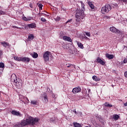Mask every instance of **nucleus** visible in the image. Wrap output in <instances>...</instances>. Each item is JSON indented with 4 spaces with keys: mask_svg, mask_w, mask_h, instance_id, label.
Here are the masks:
<instances>
[{
    "mask_svg": "<svg viewBox=\"0 0 127 127\" xmlns=\"http://www.w3.org/2000/svg\"><path fill=\"white\" fill-rule=\"evenodd\" d=\"M44 99L46 103H47L48 102V97H47V95H46V93H44Z\"/></svg>",
    "mask_w": 127,
    "mask_h": 127,
    "instance_id": "obj_21",
    "label": "nucleus"
},
{
    "mask_svg": "<svg viewBox=\"0 0 127 127\" xmlns=\"http://www.w3.org/2000/svg\"><path fill=\"white\" fill-rule=\"evenodd\" d=\"M85 7H82L81 9L77 10L76 13L75 14V20L76 22L74 24L75 26L78 27L81 23V19H83L85 17V14H84V10Z\"/></svg>",
    "mask_w": 127,
    "mask_h": 127,
    "instance_id": "obj_1",
    "label": "nucleus"
},
{
    "mask_svg": "<svg viewBox=\"0 0 127 127\" xmlns=\"http://www.w3.org/2000/svg\"><path fill=\"white\" fill-rule=\"evenodd\" d=\"M110 30L111 32H113V33H120V30L116 28L115 27H110Z\"/></svg>",
    "mask_w": 127,
    "mask_h": 127,
    "instance_id": "obj_8",
    "label": "nucleus"
},
{
    "mask_svg": "<svg viewBox=\"0 0 127 127\" xmlns=\"http://www.w3.org/2000/svg\"><path fill=\"white\" fill-rule=\"evenodd\" d=\"M124 106H125V107H127V102H126V103H125L124 104Z\"/></svg>",
    "mask_w": 127,
    "mask_h": 127,
    "instance_id": "obj_48",
    "label": "nucleus"
},
{
    "mask_svg": "<svg viewBox=\"0 0 127 127\" xmlns=\"http://www.w3.org/2000/svg\"><path fill=\"white\" fill-rule=\"evenodd\" d=\"M124 63H127V59H125L124 61H123Z\"/></svg>",
    "mask_w": 127,
    "mask_h": 127,
    "instance_id": "obj_44",
    "label": "nucleus"
},
{
    "mask_svg": "<svg viewBox=\"0 0 127 127\" xmlns=\"http://www.w3.org/2000/svg\"><path fill=\"white\" fill-rule=\"evenodd\" d=\"M106 57L108 58V59H114V55H110L109 54H106Z\"/></svg>",
    "mask_w": 127,
    "mask_h": 127,
    "instance_id": "obj_13",
    "label": "nucleus"
},
{
    "mask_svg": "<svg viewBox=\"0 0 127 127\" xmlns=\"http://www.w3.org/2000/svg\"><path fill=\"white\" fill-rule=\"evenodd\" d=\"M88 92H91V89H88Z\"/></svg>",
    "mask_w": 127,
    "mask_h": 127,
    "instance_id": "obj_49",
    "label": "nucleus"
},
{
    "mask_svg": "<svg viewBox=\"0 0 127 127\" xmlns=\"http://www.w3.org/2000/svg\"><path fill=\"white\" fill-rule=\"evenodd\" d=\"M19 99L21 102L24 103V104H26V105H27L29 103V100L26 97L21 95L20 96Z\"/></svg>",
    "mask_w": 127,
    "mask_h": 127,
    "instance_id": "obj_4",
    "label": "nucleus"
},
{
    "mask_svg": "<svg viewBox=\"0 0 127 127\" xmlns=\"http://www.w3.org/2000/svg\"><path fill=\"white\" fill-rule=\"evenodd\" d=\"M28 27H29V28H35L36 27V24L33 23L28 24Z\"/></svg>",
    "mask_w": 127,
    "mask_h": 127,
    "instance_id": "obj_12",
    "label": "nucleus"
},
{
    "mask_svg": "<svg viewBox=\"0 0 127 127\" xmlns=\"http://www.w3.org/2000/svg\"><path fill=\"white\" fill-rule=\"evenodd\" d=\"M88 4L90 7H91V9H94V8H95V6L94 5V4H93V3H92V2H89Z\"/></svg>",
    "mask_w": 127,
    "mask_h": 127,
    "instance_id": "obj_25",
    "label": "nucleus"
},
{
    "mask_svg": "<svg viewBox=\"0 0 127 127\" xmlns=\"http://www.w3.org/2000/svg\"><path fill=\"white\" fill-rule=\"evenodd\" d=\"M81 3L82 4V6H83V4H82V1H81Z\"/></svg>",
    "mask_w": 127,
    "mask_h": 127,
    "instance_id": "obj_51",
    "label": "nucleus"
},
{
    "mask_svg": "<svg viewBox=\"0 0 127 127\" xmlns=\"http://www.w3.org/2000/svg\"><path fill=\"white\" fill-rule=\"evenodd\" d=\"M12 28H17V29H20V27H18L16 26H12Z\"/></svg>",
    "mask_w": 127,
    "mask_h": 127,
    "instance_id": "obj_35",
    "label": "nucleus"
},
{
    "mask_svg": "<svg viewBox=\"0 0 127 127\" xmlns=\"http://www.w3.org/2000/svg\"><path fill=\"white\" fill-rule=\"evenodd\" d=\"M63 47L64 48V49H68V47H67V45L66 44H64L63 45Z\"/></svg>",
    "mask_w": 127,
    "mask_h": 127,
    "instance_id": "obj_32",
    "label": "nucleus"
},
{
    "mask_svg": "<svg viewBox=\"0 0 127 127\" xmlns=\"http://www.w3.org/2000/svg\"><path fill=\"white\" fill-rule=\"evenodd\" d=\"M1 55H2V51L1 50H0V57H1Z\"/></svg>",
    "mask_w": 127,
    "mask_h": 127,
    "instance_id": "obj_45",
    "label": "nucleus"
},
{
    "mask_svg": "<svg viewBox=\"0 0 127 127\" xmlns=\"http://www.w3.org/2000/svg\"><path fill=\"white\" fill-rule=\"evenodd\" d=\"M0 68H4V64L3 63H0Z\"/></svg>",
    "mask_w": 127,
    "mask_h": 127,
    "instance_id": "obj_31",
    "label": "nucleus"
},
{
    "mask_svg": "<svg viewBox=\"0 0 127 127\" xmlns=\"http://www.w3.org/2000/svg\"><path fill=\"white\" fill-rule=\"evenodd\" d=\"M120 2H124V3H127V0H117Z\"/></svg>",
    "mask_w": 127,
    "mask_h": 127,
    "instance_id": "obj_30",
    "label": "nucleus"
},
{
    "mask_svg": "<svg viewBox=\"0 0 127 127\" xmlns=\"http://www.w3.org/2000/svg\"><path fill=\"white\" fill-rule=\"evenodd\" d=\"M113 118L115 121H118L119 120V118H120V116L116 114L113 116Z\"/></svg>",
    "mask_w": 127,
    "mask_h": 127,
    "instance_id": "obj_23",
    "label": "nucleus"
},
{
    "mask_svg": "<svg viewBox=\"0 0 127 127\" xmlns=\"http://www.w3.org/2000/svg\"><path fill=\"white\" fill-rule=\"evenodd\" d=\"M104 106L105 107H107V108H112L113 107V105L110 104L109 102H106L104 103Z\"/></svg>",
    "mask_w": 127,
    "mask_h": 127,
    "instance_id": "obj_22",
    "label": "nucleus"
},
{
    "mask_svg": "<svg viewBox=\"0 0 127 127\" xmlns=\"http://www.w3.org/2000/svg\"><path fill=\"white\" fill-rule=\"evenodd\" d=\"M84 38H85V39H89V38L86 36H84Z\"/></svg>",
    "mask_w": 127,
    "mask_h": 127,
    "instance_id": "obj_47",
    "label": "nucleus"
},
{
    "mask_svg": "<svg viewBox=\"0 0 127 127\" xmlns=\"http://www.w3.org/2000/svg\"><path fill=\"white\" fill-rule=\"evenodd\" d=\"M84 35L85 36V34H84Z\"/></svg>",
    "mask_w": 127,
    "mask_h": 127,
    "instance_id": "obj_52",
    "label": "nucleus"
},
{
    "mask_svg": "<svg viewBox=\"0 0 127 127\" xmlns=\"http://www.w3.org/2000/svg\"><path fill=\"white\" fill-rule=\"evenodd\" d=\"M21 58L22 57H20L19 58L17 56L14 57V60H15L16 61H18L19 62H21Z\"/></svg>",
    "mask_w": 127,
    "mask_h": 127,
    "instance_id": "obj_20",
    "label": "nucleus"
},
{
    "mask_svg": "<svg viewBox=\"0 0 127 127\" xmlns=\"http://www.w3.org/2000/svg\"><path fill=\"white\" fill-rule=\"evenodd\" d=\"M124 75L126 78H127V71L125 72Z\"/></svg>",
    "mask_w": 127,
    "mask_h": 127,
    "instance_id": "obj_41",
    "label": "nucleus"
},
{
    "mask_svg": "<svg viewBox=\"0 0 127 127\" xmlns=\"http://www.w3.org/2000/svg\"><path fill=\"white\" fill-rule=\"evenodd\" d=\"M73 113H74L75 114V115H77V112L76 111V109L73 110Z\"/></svg>",
    "mask_w": 127,
    "mask_h": 127,
    "instance_id": "obj_46",
    "label": "nucleus"
},
{
    "mask_svg": "<svg viewBox=\"0 0 127 127\" xmlns=\"http://www.w3.org/2000/svg\"><path fill=\"white\" fill-rule=\"evenodd\" d=\"M112 9V6L110 4H106L105 6L101 8V12L103 14H106V13L109 12Z\"/></svg>",
    "mask_w": 127,
    "mask_h": 127,
    "instance_id": "obj_3",
    "label": "nucleus"
},
{
    "mask_svg": "<svg viewBox=\"0 0 127 127\" xmlns=\"http://www.w3.org/2000/svg\"><path fill=\"white\" fill-rule=\"evenodd\" d=\"M11 81L15 83L17 89H21L22 87V80L19 78H17L15 74L13 73L11 76Z\"/></svg>",
    "mask_w": 127,
    "mask_h": 127,
    "instance_id": "obj_2",
    "label": "nucleus"
},
{
    "mask_svg": "<svg viewBox=\"0 0 127 127\" xmlns=\"http://www.w3.org/2000/svg\"><path fill=\"white\" fill-rule=\"evenodd\" d=\"M37 5H38L40 10H42V7H43V5H42V4L38 3H37Z\"/></svg>",
    "mask_w": 127,
    "mask_h": 127,
    "instance_id": "obj_26",
    "label": "nucleus"
},
{
    "mask_svg": "<svg viewBox=\"0 0 127 127\" xmlns=\"http://www.w3.org/2000/svg\"><path fill=\"white\" fill-rule=\"evenodd\" d=\"M50 55V52L49 51L46 52L43 55L44 60L46 62L49 60V56Z\"/></svg>",
    "mask_w": 127,
    "mask_h": 127,
    "instance_id": "obj_5",
    "label": "nucleus"
},
{
    "mask_svg": "<svg viewBox=\"0 0 127 127\" xmlns=\"http://www.w3.org/2000/svg\"><path fill=\"white\" fill-rule=\"evenodd\" d=\"M64 36H63V33H60V38H63Z\"/></svg>",
    "mask_w": 127,
    "mask_h": 127,
    "instance_id": "obj_38",
    "label": "nucleus"
},
{
    "mask_svg": "<svg viewBox=\"0 0 127 127\" xmlns=\"http://www.w3.org/2000/svg\"><path fill=\"white\" fill-rule=\"evenodd\" d=\"M41 20V21H43V22H46V20L45 18L42 17Z\"/></svg>",
    "mask_w": 127,
    "mask_h": 127,
    "instance_id": "obj_33",
    "label": "nucleus"
},
{
    "mask_svg": "<svg viewBox=\"0 0 127 127\" xmlns=\"http://www.w3.org/2000/svg\"><path fill=\"white\" fill-rule=\"evenodd\" d=\"M5 14V12H4L0 10V14Z\"/></svg>",
    "mask_w": 127,
    "mask_h": 127,
    "instance_id": "obj_37",
    "label": "nucleus"
},
{
    "mask_svg": "<svg viewBox=\"0 0 127 127\" xmlns=\"http://www.w3.org/2000/svg\"><path fill=\"white\" fill-rule=\"evenodd\" d=\"M84 33L85 34V35H86L88 37H91V34H90V32H85Z\"/></svg>",
    "mask_w": 127,
    "mask_h": 127,
    "instance_id": "obj_29",
    "label": "nucleus"
},
{
    "mask_svg": "<svg viewBox=\"0 0 127 127\" xmlns=\"http://www.w3.org/2000/svg\"><path fill=\"white\" fill-rule=\"evenodd\" d=\"M66 66L67 68H70V69H73V68H75V65L70 64H66Z\"/></svg>",
    "mask_w": 127,
    "mask_h": 127,
    "instance_id": "obj_14",
    "label": "nucleus"
},
{
    "mask_svg": "<svg viewBox=\"0 0 127 127\" xmlns=\"http://www.w3.org/2000/svg\"><path fill=\"white\" fill-rule=\"evenodd\" d=\"M98 63H99L101 65H105L106 64V61H105V60H103L100 58V57H98L96 59Z\"/></svg>",
    "mask_w": 127,
    "mask_h": 127,
    "instance_id": "obj_7",
    "label": "nucleus"
},
{
    "mask_svg": "<svg viewBox=\"0 0 127 127\" xmlns=\"http://www.w3.org/2000/svg\"><path fill=\"white\" fill-rule=\"evenodd\" d=\"M76 43L79 48H81V49H84V46L82 45V43H80V42L76 41Z\"/></svg>",
    "mask_w": 127,
    "mask_h": 127,
    "instance_id": "obj_15",
    "label": "nucleus"
},
{
    "mask_svg": "<svg viewBox=\"0 0 127 127\" xmlns=\"http://www.w3.org/2000/svg\"><path fill=\"white\" fill-rule=\"evenodd\" d=\"M30 61V59L29 58H26V57H22L21 58V62H27V63H29Z\"/></svg>",
    "mask_w": 127,
    "mask_h": 127,
    "instance_id": "obj_10",
    "label": "nucleus"
},
{
    "mask_svg": "<svg viewBox=\"0 0 127 127\" xmlns=\"http://www.w3.org/2000/svg\"><path fill=\"white\" fill-rule=\"evenodd\" d=\"M31 19H32V17H31L30 16H28L27 17V21H29V20H31Z\"/></svg>",
    "mask_w": 127,
    "mask_h": 127,
    "instance_id": "obj_34",
    "label": "nucleus"
},
{
    "mask_svg": "<svg viewBox=\"0 0 127 127\" xmlns=\"http://www.w3.org/2000/svg\"><path fill=\"white\" fill-rule=\"evenodd\" d=\"M68 22H72V19H70L68 20L65 22V23L67 24V23H68Z\"/></svg>",
    "mask_w": 127,
    "mask_h": 127,
    "instance_id": "obj_36",
    "label": "nucleus"
},
{
    "mask_svg": "<svg viewBox=\"0 0 127 127\" xmlns=\"http://www.w3.org/2000/svg\"><path fill=\"white\" fill-rule=\"evenodd\" d=\"M73 127H82V125H81V124L77 123H73Z\"/></svg>",
    "mask_w": 127,
    "mask_h": 127,
    "instance_id": "obj_24",
    "label": "nucleus"
},
{
    "mask_svg": "<svg viewBox=\"0 0 127 127\" xmlns=\"http://www.w3.org/2000/svg\"><path fill=\"white\" fill-rule=\"evenodd\" d=\"M11 114L14 116H19V117H20V115H21L19 112L15 111L14 110H13L11 111Z\"/></svg>",
    "mask_w": 127,
    "mask_h": 127,
    "instance_id": "obj_11",
    "label": "nucleus"
},
{
    "mask_svg": "<svg viewBox=\"0 0 127 127\" xmlns=\"http://www.w3.org/2000/svg\"><path fill=\"white\" fill-rule=\"evenodd\" d=\"M30 55L33 57V58L36 59L38 57V54L36 52H34L33 54H31Z\"/></svg>",
    "mask_w": 127,
    "mask_h": 127,
    "instance_id": "obj_19",
    "label": "nucleus"
},
{
    "mask_svg": "<svg viewBox=\"0 0 127 127\" xmlns=\"http://www.w3.org/2000/svg\"><path fill=\"white\" fill-rule=\"evenodd\" d=\"M105 19H109V18H110V16H106L104 17Z\"/></svg>",
    "mask_w": 127,
    "mask_h": 127,
    "instance_id": "obj_40",
    "label": "nucleus"
},
{
    "mask_svg": "<svg viewBox=\"0 0 127 127\" xmlns=\"http://www.w3.org/2000/svg\"><path fill=\"white\" fill-rule=\"evenodd\" d=\"M63 39L64 40V41H68V42H72V41L71 38L66 36H64V37H63Z\"/></svg>",
    "mask_w": 127,
    "mask_h": 127,
    "instance_id": "obj_9",
    "label": "nucleus"
},
{
    "mask_svg": "<svg viewBox=\"0 0 127 127\" xmlns=\"http://www.w3.org/2000/svg\"><path fill=\"white\" fill-rule=\"evenodd\" d=\"M80 92H81V88L80 87H75L72 89V93L73 94H74V95Z\"/></svg>",
    "mask_w": 127,
    "mask_h": 127,
    "instance_id": "obj_6",
    "label": "nucleus"
},
{
    "mask_svg": "<svg viewBox=\"0 0 127 127\" xmlns=\"http://www.w3.org/2000/svg\"><path fill=\"white\" fill-rule=\"evenodd\" d=\"M28 39L30 41V40H33L34 39V35L33 34H30L28 37Z\"/></svg>",
    "mask_w": 127,
    "mask_h": 127,
    "instance_id": "obj_18",
    "label": "nucleus"
},
{
    "mask_svg": "<svg viewBox=\"0 0 127 127\" xmlns=\"http://www.w3.org/2000/svg\"><path fill=\"white\" fill-rule=\"evenodd\" d=\"M23 20H24L25 21H27V17H23Z\"/></svg>",
    "mask_w": 127,
    "mask_h": 127,
    "instance_id": "obj_39",
    "label": "nucleus"
},
{
    "mask_svg": "<svg viewBox=\"0 0 127 127\" xmlns=\"http://www.w3.org/2000/svg\"><path fill=\"white\" fill-rule=\"evenodd\" d=\"M44 14H45V15H46V16H48V15H47L46 14L44 13Z\"/></svg>",
    "mask_w": 127,
    "mask_h": 127,
    "instance_id": "obj_50",
    "label": "nucleus"
},
{
    "mask_svg": "<svg viewBox=\"0 0 127 127\" xmlns=\"http://www.w3.org/2000/svg\"><path fill=\"white\" fill-rule=\"evenodd\" d=\"M92 79L94 80V81H96V82H99V81H101V78L99 77H97L96 76H93Z\"/></svg>",
    "mask_w": 127,
    "mask_h": 127,
    "instance_id": "obj_16",
    "label": "nucleus"
},
{
    "mask_svg": "<svg viewBox=\"0 0 127 127\" xmlns=\"http://www.w3.org/2000/svg\"><path fill=\"white\" fill-rule=\"evenodd\" d=\"M97 118H98V119H99V120H103V118H102V116H98Z\"/></svg>",
    "mask_w": 127,
    "mask_h": 127,
    "instance_id": "obj_42",
    "label": "nucleus"
},
{
    "mask_svg": "<svg viewBox=\"0 0 127 127\" xmlns=\"http://www.w3.org/2000/svg\"><path fill=\"white\" fill-rule=\"evenodd\" d=\"M29 6H30V7H31V8H33V6L32 5V3H30L29 4Z\"/></svg>",
    "mask_w": 127,
    "mask_h": 127,
    "instance_id": "obj_43",
    "label": "nucleus"
},
{
    "mask_svg": "<svg viewBox=\"0 0 127 127\" xmlns=\"http://www.w3.org/2000/svg\"><path fill=\"white\" fill-rule=\"evenodd\" d=\"M54 19L56 21H59V20H60V19H61V17H60L59 16H57V17L54 18Z\"/></svg>",
    "mask_w": 127,
    "mask_h": 127,
    "instance_id": "obj_28",
    "label": "nucleus"
},
{
    "mask_svg": "<svg viewBox=\"0 0 127 127\" xmlns=\"http://www.w3.org/2000/svg\"><path fill=\"white\" fill-rule=\"evenodd\" d=\"M0 44L2 45V46H3V47H5V48H6V47L9 45L8 43H6L5 42H2L0 43Z\"/></svg>",
    "mask_w": 127,
    "mask_h": 127,
    "instance_id": "obj_17",
    "label": "nucleus"
},
{
    "mask_svg": "<svg viewBox=\"0 0 127 127\" xmlns=\"http://www.w3.org/2000/svg\"><path fill=\"white\" fill-rule=\"evenodd\" d=\"M31 104H32L34 106H36L37 105V101L32 100L31 101Z\"/></svg>",
    "mask_w": 127,
    "mask_h": 127,
    "instance_id": "obj_27",
    "label": "nucleus"
}]
</instances>
